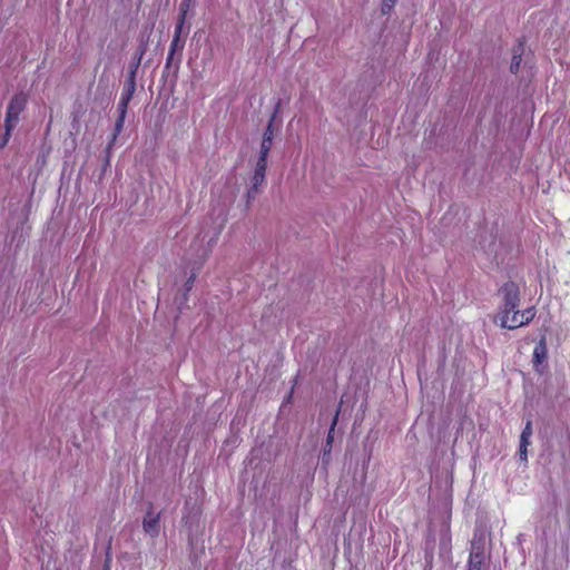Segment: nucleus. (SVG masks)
Returning <instances> with one entry per match:
<instances>
[{"mask_svg": "<svg viewBox=\"0 0 570 570\" xmlns=\"http://www.w3.org/2000/svg\"><path fill=\"white\" fill-rule=\"evenodd\" d=\"M499 294L502 296V305L498 314L499 322L504 318L505 315H510L520 303V289L519 286L513 282L503 284L500 288Z\"/></svg>", "mask_w": 570, "mask_h": 570, "instance_id": "1", "label": "nucleus"}, {"mask_svg": "<svg viewBox=\"0 0 570 570\" xmlns=\"http://www.w3.org/2000/svg\"><path fill=\"white\" fill-rule=\"evenodd\" d=\"M27 95L23 92L14 95L7 108L6 119H4V128L8 130H13L17 124L19 122V116L24 110L27 106Z\"/></svg>", "mask_w": 570, "mask_h": 570, "instance_id": "2", "label": "nucleus"}, {"mask_svg": "<svg viewBox=\"0 0 570 570\" xmlns=\"http://www.w3.org/2000/svg\"><path fill=\"white\" fill-rule=\"evenodd\" d=\"M534 315L535 311L532 307L527 308L521 313L514 309L510 315H505L504 318H501L500 325L501 327L513 330L529 324L533 320Z\"/></svg>", "mask_w": 570, "mask_h": 570, "instance_id": "3", "label": "nucleus"}, {"mask_svg": "<svg viewBox=\"0 0 570 570\" xmlns=\"http://www.w3.org/2000/svg\"><path fill=\"white\" fill-rule=\"evenodd\" d=\"M139 62H140V58L138 59L136 66L132 67V69L130 71V76H129L128 80L125 82V86L122 88L120 99L118 102V107H117L118 110L127 111V109H128L129 101L131 100V98L135 94V90H136L135 75H136V69H137Z\"/></svg>", "mask_w": 570, "mask_h": 570, "instance_id": "4", "label": "nucleus"}, {"mask_svg": "<svg viewBox=\"0 0 570 570\" xmlns=\"http://www.w3.org/2000/svg\"><path fill=\"white\" fill-rule=\"evenodd\" d=\"M548 358V348L546 338L542 337L533 350V357H532V364L535 372L542 374L544 370V363Z\"/></svg>", "mask_w": 570, "mask_h": 570, "instance_id": "5", "label": "nucleus"}, {"mask_svg": "<svg viewBox=\"0 0 570 570\" xmlns=\"http://www.w3.org/2000/svg\"><path fill=\"white\" fill-rule=\"evenodd\" d=\"M144 531L151 538H155L159 533V513L148 511L142 521Z\"/></svg>", "mask_w": 570, "mask_h": 570, "instance_id": "6", "label": "nucleus"}, {"mask_svg": "<svg viewBox=\"0 0 570 570\" xmlns=\"http://www.w3.org/2000/svg\"><path fill=\"white\" fill-rule=\"evenodd\" d=\"M126 114H127V111H125V110H118V118L115 124L114 134L111 136V139H110L108 146H107L108 154L110 153L111 147L115 144L118 135L122 131ZM108 164H109V155L107 156V160H106V165H108Z\"/></svg>", "mask_w": 570, "mask_h": 570, "instance_id": "7", "label": "nucleus"}, {"mask_svg": "<svg viewBox=\"0 0 570 570\" xmlns=\"http://www.w3.org/2000/svg\"><path fill=\"white\" fill-rule=\"evenodd\" d=\"M483 561H484L483 551L473 546L471 553H470V558H469L468 570H481V566H482Z\"/></svg>", "mask_w": 570, "mask_h": 570, "instance_id": "8", "label": "nucleus"}, {"mask_svg": "<svg viewBox=\"0 0 570 570\" xmlns=\"http://www.w3.org/2000/svg\"><path fill=\"white\" fill-rule=\"evenodd\" d=\"M265 173L266 171L254 169V175L252 177V187L247 193L248 199H253L255 195L258 193V187L263 185V183L265 181Z\"/></svg>", "mask_w": 570, "mask_h": 570, "instance_id": "9", "label": "nucleus"}, {"mask_svg": "<svg viewBox=\"0 0 570 570\" xmlns=\"http://www.w3.org/2000/svg\"><path fill=\"white\" fill-rule=\"evenodd\" d=\"M336 422H337V414L333 419L331 429L328 431V434H327V438H326V445H325V448L323 450V458L327 456L331 453L332 443H333V440H334V430H335Z\"/></svg>", "mask_w": 570, "mask_h": 570, "instance_id": "10", "label": "nucleus"}, {"mask_svg": "<svg viewBox=\"0 0 570 570\" xmlns=\"http://www.w3.org/2000/svg\"><path fill=\"white\" fill-rule=\"evenodd\" d=\"M521 63V48L519 47L513 51L510 69L512 72H517Z\"/></svg>", "mask_w": 570, "mask_h": 570, "instance_id": "11", "label": "nucleus"}, {"mask_svg": "<svg viewBox=\"0 0 570 570\" xmlns=\"http://www.w3.org/2000/svg\"><path fill=\"white\" fill-rule=\"evenodd\" d=\"M184 49V41L180 38L174 37L170 43V56H174L176 51H181Z\"/></svg>", "mask_w": 570, "mask_h": 570, "instance_id": "12", "label": "nucleus"}, {"mask_svg": "<svg viewBox=\"0 0 570 570\" xmlns=\"http://www.w3.org/2000/svg\"><path fill=\"white\" fill-rule=\"evenodd\" d=\"M272 145H273V140L263 138L262 144H261L259 155L268 156Z\"/></svg>", "mask_w": 570, "mask_h": 570, "instance_id": "13", "label": "nucleus"}, {"mask_svg": "<svg viewBox=\"0 0 570 570\" xmlns=\"http://www.w3.org/2000/svg\"><path fill=\"white\" fill-rule=\"evenodd\" d=\"M266 168H267V156L259 155V157L256 161V165H255V169L266 171Z\"/></svg>", "mask_w": 570, "mask_h": 570, "instance_id": "14", "label": "nucleus"}, {"mask_svg": "<svg viewBox=\"0 0 570 570\" xmlns=\"http://www.w3.org/2000/svg\"><path fill=\"white\" fill-rule=\"evenodd\" d=\"M189 8H190V2L181 0L180 6H179V17L178 18L186 19V14H187V11L189 10Z\"/></svg>", "mask_w": 570, "mask_h": 570, "instance_id": "15", "label": "nucleus"}, {"mask_svg": "<svg viewBox=\"0 0 570 570\" xmlns=\"http://www.w3.org/2000/svg\"><path fill=\"white\" fill-rule=\"evenodd\" d=\"M12 130L4 128V134L0 135V150L8 144Z\"/></svg>", "mask_w": 570, "mask_h": 570, "instance_id": "16", "label": "nucleus"}, {"mask_svg": "<svg viewBox=\"0 0 570 570\" xmlns=\"http://www.w3.org/2000/svg\"><path fill=\"white\" fill-rule=\"evenodd\" d=\"M273 120H274V117H272L264 135H263V138L264 139H268V140H273V137H274V132H273Z\"/></svg>", "mask_w": 570, "mask_h": 570, "instance_id": "17", "label": "nucleus"}, {"mask_svg": "<svg viewBox=\"0 0 570 570\" xmlns=\"http://www.w3.org/2000/svg\"><path fill=\"white\" fill-rule=\"evenodd\" d=\"M185 20L186 19L178 18V22H177L176 28H175L174 37L180 38V36H181V33L184 31Z\"/></svg>", "mask_w": 570, "mask_h": 570, "instance_id": "18", "label": "nucleus"}, {"mask_svg": "<svg viewBox=\"0 0 570 570\" xmlns=\"http://www.w3.org/2000/svg\"><path fill=\"white\" fill-rule=\"evenodd\" d=\"M209 248L207 247H203L200 249H197V253H196V257L198 261L203 262L204 259H206V257L208 256L209 254Z\"/></svg>", "mask_w": 570, "mask_h": 570, "instance_id": "19", "label": "nucleus"}, {"mask_svg": "<svg viewBox=\"0 0 570 570\" xmlns=\"http://www.w3.org/2000/svg\"><path fill=\"white\" fill-rule=\"evenodd\" d=\"M521 436H528V438L532 436V422L531 421H528L525 423V426L523 428V430L521 432Z\"/></svg>", "mask_w": 570, "mask_h": 570, "instance_id": "20", "label": "nucleus"}, {"mask_svg": "<svg viewBox=\"0 0 570 570\" xmlns=\"http://www.w3.org/2000/svg\"><path fill=\"white\" fill-rule=\"evenodd\" d=\"M395 3V0H383L382 11L386 13Z\"/></svg>", "mask_w": 570, "mask_h": 570, "instance_id": "21", "label": "nucleus"}, {"mask_svg": "<svg viewBox=\"0 0 570 570\" xmlns=\"http://www.w3.org/2000/svg\"><path fill=\"white\" fill-rule=\"evenodd\" d=\"M519 456H520V460L523 461V462H527L528 461V448H519Z\"/></svg>", "mask_w": 570, "mask_h": 570, "instance_id": "22", "label": "nucleus"}, {"mask_svg": "<svg viewBox=\"0 0 570 570\" xmlns=\"http://www.w3.org/2000/svg\"><path fill=\"white\" fill-rule=\"evenodd\" d=\"M530 439L531 438L520 435V446L528 448L530 445Z\"/></svg>", "mask_w": 570, "mask_h": 570, "instance_id": "23", "label": "nucleus"}, {"mask_svg": "<svg viewBox=\"0 0 570 570\" xmlns=\"http://www.w3.org/2000/svg\"><path fill=\"white\" fill-rule=\"evenodd\" d=\"M193 282H194V278H193V277L188 279V282H187V284H186L188 289L190 288V286H191V284H193Z\"/></svg>", "mask_w": 570, "mask_h": 570, "instance_id": "24", "label": "nucleus"}, {"mask_svg": "<svg viewBox=\"0 0 570 570\" xmlns=\"http://www.w3.org/2000/svg\"><path fill=\"white\" fill-rule=\"evenodd\" d=\"M174 58V56H170V52L168 53V57H167V63H169L171 61V59Z\"/></svg>", "mask_w": 570, "mask_h": 570, "instance_id": "25", "label": "nucleus"}]
</instances>
